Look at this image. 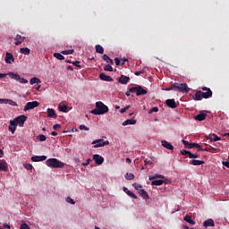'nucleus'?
Segmentation results:
<instances>
[{
  "label": "nucleus",
  "mask_w": 229,
  "mask_h": 229,
  "mask_svg": "<svg viewBox=\"0 0 229 229\" xmlns=\"http://www.w3.org/2000/svg\"><path fill=\"white\" fill-rule=\"evenodd\" d=\"M188 157H189V158H193V157H194V154H192V152H189L188 153Z\"/></svg>",
  "instance_id": "774afa93"
},
{
  "label": "nucleus",
  "mask_w": 229,
  "mask_h": 229,
  "mask_svg": "<svg viewBox=\"0 0 229 229\" xmlns=\"http://www.w3.org/2000/svg\"><path fill=\"white\" fill-rule=\"evenodd\" d=\"M54 57L57 60H65V56L62 55L60 53H54Z\"/></svg>",
  "instance_id": "a19ab883"
},
{
  "label": "nucleus",
  "mask_w": 229,
  "mask_h": 229,
  "mask_svg": "<svg viewBox=\"0 0 229 229\" xmlns=\"http://www.w3.org/2000/svg\"><path fill=\"white\" fill-rule=\"evenodd\" d=\"M13 62H15V59L13 58V55H12V53L7 52L5 54V63L12 64Z\"/></svg>",
  "instance_id": "f3484780"
},
{
  "label": "nucleus",
  "mask_w": 229,
  "mask_h": 229,
  "mask_svg": "<svg viewBox=\"0 0 229 229\" xmlns=\"http://www.w3.org/2000/svg\"><path fill=\"white\" fill-rule=\"evenodd\" d=\"M59 111L67 113L69 112V107L65 105H59Z\"/></svg>",
  "instance_id": "58836bf2"
},
{
  "label": "nucleus",
  "mask_w": 229,
  "mask_h": 229,
  "mask_svg": "<svg viewBox=\"0 0 229 229\" xmlns=\"http://www.w3.org/2000/svg\"><path fill=\"white\" fill-rule=\"evenodd\" d=\"M93 115H103L108 114V107L103 102L98 101L96 103V108L90 111Z\"/></svg>",
  "instance_id": "f257e3e1"
},
{
  "label": "nucleus",
  "mask_w": 229,
  "mask_h": 229,
  "mask_svg": "<svg viewBox=\"0 0 229 229\" xmlns=\"http://www.w3.org/2000/svg\"><path fill=\"white\" fill-rule=\"evenodd\" d=\"M123 192H126L127 196L133 198V199H137V195H135V193L131 192V191L128 190V188L123 187Z\"/></svg>",
  "instance_id": "a878e982"
},
{
  "label": "nucleus",
  "mask_w": 229,
  "mask_h": 229,
  "mask_svg": "<svg viewBox=\"0 0 229 229\" xmlns=\"http://www.w3.org/2000/svg\"><path fill=\"white\" fill-rule=\"evenodd\" d=\"M127 110H130V106H127L120 110L121 114H124Z\"/></svg>",
  "instance_id": "6e6d98bb"
},
{
  "label": "nucleus",
  "mask_w": 229,
  "mask_h": 229,
  "mask_svg": "<svg viewBox=\"0 0 229 229\" xmlns=\"http://www.w3.org/2000/svg\"><path fill=\"white\" fill-rule=\"evenodd\" d=\"M27 119H28V116L21 114V115L14 118V121H15L16 124H19V126L21 128H22V126H24V123H26Z\"/></svg>",
  "instance_id": "6e6552de"
},
{
  "label": "nucleus",
  "mask_w": 229,
  "mask_h": 229,
  "mask_svg": "<svg viewBox=\"0 0 229 229\" xmlns=\"http://www.w3.org/2000/svg\"><path fill=\"white\" fill-rule=\"evenodd\" d=\"M47 117H53L54 119H56V112L53 108L47 109Z\"/></svg>",
  "instance_id": "cd10ccee"
},
{
  "label": "nucleus",
  "mask_w": 229,
  "mask_h": 229,
  "mask_svg": "<svg viewBox=\"0 0 229 229\" xmlns=\"http://www.w3.org/2000/svg\"><path fill=\"white\" fill-rule=\"evenodd\" d=\"M126 62H128V59H126V58L120 60L121 65H124V64H126Z\"/></svg>",
  "instance_id": "0e129e2a"
},
{
  "label": "nucleus",
  "mask_w": 229,
  "mask_h": 229,
  "mask_svg": "<svg viewBox=\"0 0 229 229\" xmlns=\"http://www.w3.org/2000/svg\"><path fill=\"white\" fill-rule=\"evenodd\" d=\"M61 53L62 55H72V53H74V49L64 50Z\"/></svg>",
  "instance_id": "c03bdc74"
},
{
  "label": "nucleus",
  "mask_w": 229,
  "mask_h": 229,
  "mask_svg": "<svg viewBox=\"0 0 229 229\" xmlns=\"http://www.w3.org/2000/svg\"><path fill=\"white\" fill-rule=\"evenodd\" d=\"M72 65H75V67H78L79 69H82L83 68V66L80 65V61L73 62Z\"/></svg>",
  "instance_id": "603ef678"
},
{
  "label": "nucleus",
  "mask_w": 229,
  "mask_h": 229,
  "mask_svg": "<svg viewBox=\"0 0 229 229\" xmlns=\"http://www.w3.org/2000/svg\"><path fill=\"white\" fill-rule=\"evenodd\" d=\"M8 98H0V105H8Z\"/></svg>",
  "instance_id": "de8ad7c7"
},
{
  "label": "nucleus",
  "mask_w": 229,
  "mask_h": 229,
  "mask_svg": "<svg viewBox=\"0 0 229 229\" xmlns=\"http://www.w3.org/2000/svg\"><path fill=\"white\" fill-rule=\"evenodd\" d=\"M132 186L134 187V189H136V191L138 192H139V191H140V189H142V185H140V184L134 183V184H132Z\"/></svg>",
  "instance_id": "09e8293b"
},
{
  "label": "nucleus",
  "mask_w": 229,
  "mask_h": 229,
  "mask_svg": "<svg viewBox=\"0 0 229 229\" xmlns=\"http://www.w3.org/2000/svg\"><path fill=\"white\" fill-rule=\"evenodd\" d=\"M104 71H107L108 72H114V68L112 67V65L107 64L104 67Z\"/></svg>",
  "instance_id": "79ce46f5"
},
{
  "label": "nucleus",
  "mask_w": 229,
  "mask_h": 229,
  "mask_svg": "<svg viewBox=\"0 0 229 229\" xmlns=\"http://www.w3.org/2000/svg\"><path fill=\"white\" fill-rule=\"evenodd\" d=\"M128 124H137V120L128 119L123 123V126H128Z\"/></svg>",
  "instance_id": "2f4dec72"
},
{
  "label": "nucleus",
  "mask_w": 229,
  "mask_h": 229,
  "mask_svg": "<svg viewBox=\"0 0 229 229\" xmlns=\"http://www.w3.org/2000/svg\"><path fill=\"white\" fill-rule=\"evenodd\" d=\"M222 164L223 165H225V167H227V169H229V161H223Z\"/></svg>",
  "instance_id": "680f3d73"
},
{
  "label": "nucleus",
  "mask_w": 229,
  "mask_h": 229,
  "mask_svg": "<svg viewBox=\"0 0 229 229\" xmlns=\"http://www.w3.org/2000/svg\"><path fill=\"white\" fill-rule=\"evenodd\" d=\"M96 52L98 53L99 55H103L105 53V48L101 47V45H97L95 47Z\"/></svg>",
  "instance_id": "72a5a7b5"
},
{
  "label": "nucleus",
  "mask_w": 229,
  "mask_h": 229,
  "mask_svg": "<svg viewBox=\"0 0 229 229\" xmlns=\"http://www.w3.org/2000/svg\"><path fill=\"white\" fill-rule=\"evenodd\" d=\"M0 171H4V173H7L8 164H6V161H1L0 162Z\"/></svg>",
  "instance_id": "5701e85b"
},
{
  "label": "nucleus",
  "mask_w": 229,
  "mask_h": 229,
  "mask_svg": "<svg viewBox=\"0 0 229 229\" xmlns=\"http://www.w3.org/2000/svg\"><path fill=\"white\" fill-rule=\"evenodd\" d=\"M125 178H126V180H133V178H135V175L131 173H127L125 174Z\"/></svg>",
  "instance_id": "37998d69"
},
{
  "label": "nucleus",
  "mask_w": 229,
  "mask_h": 229,
  "mask_svg": "<svg viewBox=\"0 0 229 229\" xmlns=\"http://www.w3.org/2000/svg\"><path fill=\"white\" fill-rule=\"evenodd\" d=\"M203 226L205 228H208V226H215L214 220L212 218H209L203 223Z\"/></svg>",
  "instance_id": "4be33fe9"
},
{
  "label": "nucleus",
  "mask_w": 229,
  "mask_h": 229,
  "mask_svg": "<svg viewBox=\"0 0 229 229\" xmlns=\"http://www.w3.org/2000/svg\"><path fill=\"white\" fill-rule=\"evenodd\" d=\"M144 73V72H142V71H139V72H135V76H140V74H143Z\"/></svg>",
  "instance_id": "338daca9"
},
{
  "label": "nucleus",
  "mask_w": 229,
  "mask_h": 229,
  "mask_svg": "<svg viewBox=\"0 0 229 229\" xmlns=\"http://www.w3.org/2000/svg\"><path fill=\"white\" fill-rule=\"evenodd\" d=\"M80 130H85V131H89V127H86L85 124L80 125Z\"/></svg>",
  "instance_id": "bf43d9fd"
},
{
  "label": "nucleus",
  "mask_w": 229,
  "mask_h": 229,
  "mask_svg": "<svg viewBox=\"0 0 229 229\" xmlns=\"http://www.w3.org/2000/svg\"><path fill=\"white\" fill-rule=\"evenodd\" d=\"M189 152L190 151L185 150V149L181 150V154L183 155L184 157H187V155H189Z\"/></svg>",
  "instance_id": "13d9d810"
},
{
  "label": "nucleus",
  "mask_w": 229,
  "mask_h": 229,
  "mask_svg": "<svg viewBox=\"0 0 229 229\" xmlns=\"http://www.w3.org/2000/svg\"><path fill=\"white\" fill-rule=\"evenodd\" d=\"M138 192L143 198V199H149V195H148L146 190L140 189Z\"/></svg>",
  "instance_id": "b1692460"
},
{
  "label": "nucleus",
  "mask_w": 229,
  "mask_h": 229,
  "mask_svg": "<svg viewBox=\"0 0 229 229\" xmlns=\"http://www.w3.org/2000/svg\"><path fill=\"white\" fill-rule=\"evenodd\" d=\"M200 95L202 96V99H208V98H212V90L208 89L207 92L200 91Z\"/></svg>",
  "instance_id": "6ab92c4d"
},
{
  "label": "nucleus",
  "mask_w": 229,
  "mask_h": 229,
  "mask_svg": "<svg viewBox=\"0 0 229 229\" xmlns=\"http://www.w3.org/2000/svg\"><path fill=\"white\" fill-rule=\"evenodd\" d=\"M9 76L13 79L15 80L16 81H19L21 80V75L17 73H10Z\"/></svg>",
  "instance_id": "ea45409f"
},
{
  "label": "nucleus",
  "mask_w": 229,
  "mask_h": 229,
  "mask_svg": "<svg viewBox=\"0 0 229 229\" xmlns=\"http://www.w3.org/2000/svg\"><path fill=\"white\" fill-rule=\"evenodd\" d=\"M114 63H115V65L117 66L121 65V60L118 57L114 58Z\"/></svg>",
  "instance_id": "4d7b16f0"
},
{
  "label": "nucleus",
  "mask_w": 229,
  "mask_h": 229,
  "mask_svg": "<svg viewBox=\"0 0 229 229\" xmlns=\"http://www.w3.org/2000/svg\"><path fill=\"white\" fill-rule=\"evenodd\" d=\"M165 105H167L169 106V108H177L178 107V105L176 104L174 99H167L165 101Z\"/></svg>",
  "instance_id": "2eb2a0df"
},
{
  "label": "nucleus",
  "mask_w": 229,
  "mask_h": 229,
  "mask_svg": "<svg viewBox=\"0 0 229 229\" xmlns=\"http://www.w3.org/2000/svg\"><path fill=\"white\" fill-rule=\"evenodd\" d=\"M8 130L12 133H15V131L17 130V122L15 120H10V125L8 127Z\"/></svg>",
  "instance_id": "9d476101"
},
{
  "label": "nucleus",
  "mask_w": 229,
  "mask_h": 229,
  "mask_svg": "<svg viewBox=\"0 0 229 229\" xmlns=\"http://www.w3.org/2000/svg\"><path fill=\"white\" fill-rule=\"evenodd\" d=\"M91 144H94L93 148H103L108 146L110 142L108 140H104L103 139L93 140Z\"/></svg>",
  "instance_id": "423d86ee"
},
{
  "label": "nucleus",
  "mask_w": 229,
  "mask_h": 229,
  "mask_svg": "<svg viewBox=\"0 0 229 229\" xmlns=\"http://www.w3.org/2000/svg\"><path fill=\"white\" fill-rule=\"evenodd\" d=\"M35 83L38 85V83H42V81H40V79L33 77L32 79H30V85H35Z\"/></svg>",
  "instance_id": "4c0bfd02"
},
{
  "label": "nucleus",
  "mask_w": 229,
  "mask_h": 229,
  "mask_svg": "<svg viewBox=\"0 0 229 229\" xmlns=\"http://www.w3.org/2000/svg\"><path fill=\"white\" fill-rule=\"evenodd\" d=\"M129 92H136V96H146L148 94V90L144 89L142 86L130 88Z\"/></svg>",
  "instance_id": "20e7f679"
},
{
  "label": "nucleus",
  "mask_w": 229,
  "mask_h": 229,
  "mask_svg": "<svg viewBox=\"0 0 229 229\" xmlns=\"http://www.w3.org/2000/svg\"><path fill=\"white\" fill-rule=\"evenodd\" d=\"M20 83H28V80L24 79V78H21L19 80Z\"/></svg>",
  "instance_id": "e2e57ef3"
},
{
  "label": "nucleus",
  "mask_w": 229,
  "mask_h": 229,
  "mask_svg": "<svg viewBox=\"0 0 229 229\" xmlns=\"http://www.w3.org/2000/svg\"><path fill=\"white\" fill-rule=\"evenodd\" d=\"M191 164L192 165H202V164H205V161L198 160V159H193V160L191 161Z\"/></svg>",
  "instance_id": "473e14b6"
},
{
  "label": "nucleus",
  "mask_w": 229,
  "mask_h": 229,
  "mask_svg": "<svg viewBox=\"0 0 229 229\" xmlns=\"http://www.w3.org/2000/svg\"><path fill=\"white\" fill-rule=\"evenodd\" d=\"M8 105H10L11 106H18L17 102L13 101L12 99H9Z\"/></svg>",
  "instance_id": "3c124183"
},
{
  "label": "nucleus",
  "mask_w": 229,
  "mask_h": 229,
  "mask_svg": "<svg viewBox=\"0 0 229 229\" xmlns=\"http://www.w3.org/2000/svg\"><path fill=\"white\" fill-rule=\"evenodd\" d=\"M129 81H130V77L124 76V75H121L118 80V82L122 83V85H127Z\"/></svg>",
  "instance_id": "f8f14e48"
},
{
  "label": "nucleus",
  "mask_w": 229,
  "mask_h": 229,
  "mask_svg": "<svg viewBox=\"0 0 229 229\" xmlns=\"http://www.w3.org/2000/svg\"><path fill=\"white\" fill-rule=\"evenodd\" d=\"M150 159H145L144 164L145 165H151L153 162H155V157H150Z\"/></svg>",
  "instance_id": "c9c22d12"
},
{
  "label": "nucleus",
  "mask_w": 229,
  "mask_h": 229,
  "mask_svg": "<svg viewBox=\"0 0 229 229\" xmlns=\"http://www.w3.org/2000/svg\"><path fill=\"white\" fill-rule=\"evenodd\" d=\"M165 90H167V91L176 90V84L175 83L172 84L169 88H166Z\"/></svg>",
  "instance_id": "49530a36"
},
{
  "label": "nucleus",
  "mask_w": 229,
  "mask_h": 229,
  "mask_svg": "<svg viewBox=\"0 0 229 229\" xmlns=\"http://www.w3.org/2000/svg\"><path fill=\"white\" fill-rule=\"evenodd\" d=\"M90 162H92V159L88 158L86 163H82V165L87 166V165H89V164H90Z\"/></svg>",
  "instance_id": "052dcab7"
},
{
  "label": "nucleus",
  "mask_w": 229,
  "mask_h": 229,
  "mask_svg": "<svg viewBox=\"0 0 229 229\" xmlns=\"http://www.w3.org/2000/svg\"><path fill=\"white\" fill-rule=\"evenodd\" d=\"M46 165L48 167H52L53 169L62 168L64 167V164L62 161L58 160L57 158H49L46 161Z\"/></svg>",
  "instance_id": "f03ea898"
},
{
  "label": "nucleus",
  "mask_w": 229,
  "mask_h": 229,
  "mask_svg": "<svg viewBox=\"0 0 229 229\" xmlns=\"http://www.w3.org/2000/svg\"><path fill=\"white\" fill-rule=\"evenodd\" d=\"M59 128H61V125L56 123L53 126V130H58Z\"/></svg>",
  "instance_id": "69168bd1"
},
{
  "label": "nucleus",
  "mask_w": 229,
  "mask_h": 229,
  "mask_svg": "<svg viewBox=\"0 0 229 229\" xmlns=\"http://www.w3.org/2000/svg\"><path fill=\"white\" fill-rule=\"evenodd\" d=\"M38 106H40V102L38 101L28 102L23 110L24 112H28V110H33V108H37Z\"/></svg>",
  "instance_id": "0eeeda50"
},
{
  "label": "nucleus",
  "mask_w": 229,
  "mask_h": 229,
  "mask_svg": "<svg viewBox=\"0 0 229 229\" xmlns=\"http://www.w3.org/2000/svg\"><path fill=\"white\" fill-rule=\"evenodd\" d=\"M102 59L104 62H106V64H111V65H114V60L110 58L106 54L102 56Z\"/></svg>",
  "instance_id": "7c9ffc66"
},
{
  "label": "nucleus",
  "mask_w": 229,
  "mask_h": 229,
  "mask_svg": "<svg viewBox=\"0 0 229 229\" xmlns=\"http://www.w3.org/2000/svg\"><path fill=\"white\" fill-rule=\"evenodd\" d=\"M203 151H209V153H214V151H216V153H219V151H221V148H219V147L216 145V147L203 148Z\"/></svg>",
  "instance_id": "4468645a"
},
{
  "label": "nucleus",
  "mask_w": 229,
  "mask_h": 229,
  "mask_svg": "<svg viewBox=\"0 0 229 229\" xmlns=\"http://www.w3.org/2000/svg\"><path fill=\"white\" fill-rule=\"evenodd\" d=\"M93 160H95L97 165H101V164L105 162V158H103L99 154L93 155Z\"/></svg>",
  "instance_id": "1a4fd4ad"
},
{
  "label": "nucleus",
  "mask_w": 229,
  "mask_h": 229,
  "mask_svg": "<svg viewBox=\"0 0 229 229\" xmlns=\"http://www.w3.org/2000/svg\"><path fill=\"white\" fill-rule=\"evenodd\" d=\"M20 229H30V227L28 224H21Z\"/></svg>",
  "instance_id": "864d4df0"
},
{
  "label": "nucleus",
  "mask_w": 229,
  "mask_h": 229,
  "mask_svg": "<svg viewBox=\"0 0 229 229\" xmlns=\"http://www.w3.org/2000/svg\"><path fill=\"white\" fill-rule=\"evenodd\" d=\"M203 99V97L201 96V90H198L195 93V96L193 97L194 101H201Z\"/></svg>",
  "instance_id": "c85d7f7f"
},
{
  "label": "nucleus",
  "mask_w": 229,
  "mask_h": 229,
  "mask_svg": "<svg viewBox=\"0 0 229 229\" xmlns=\"http://www.w3.org/2000/svg\"><path fill=\"white\" fill-rule=\"evenodd\" d=\"M47 157L46 156H33L31 157L32 162H44V160H47Z\"/></svg>",
  "instance_id": "ddd939ff"
},
{
  "label": "nucleus",
  "mask_w": 229,
  "mask_h": 229,
  "mask_svg": "<svg viewBox=\"0 0 229 229\" xmlns=\"http://www.w3.org/2000/svg\"><path fill=\"white\" fill-rule=\"evenodd\" d=\"M208 140H210L211 142H217V140H221V138L216 134H210L208 137Z\"/></svg>",
  "instance_id": "393cba45"
},
{
  "label": "nucleus",
  "mask_w": 229,
  "mask_h": 229,
  "mask_svg": "<svg viewBox=\"0 0 229 229\" xmlns=\"http://www.w3.org/2000/svg\"><path fill=\"white\" fill-rule=\"evenodd\" d=\"M194 119L196 121H205L207 119V114L205 113H200L199 114H197Z\"/></svg>",
  "instance_id": "412c9836"
},
{
  "label": "nucleus",
  "mask_w": 229,
  "mask_h": 229,
  "mask_svg": "<svg viewBox=\"0 0 229 229\" xmlns=\"http://www.w3.org/2000/svg\"><path fill=\"white\" fill-rule=\"evenodd\" d=\"M182 144L184 148H187L188 149H192L193 148H197L198 151H203V148H201V145L198 143H191L185 140H182Z\"/></svg>",
  "instance_id": "39448f33"
},
{
  "label": "nucleus",
  "mask_w": 229,
  "mask_h": 229,
  "mask_svg": "<svg viewBox=\"0 0 229 229\" xmlns=\"http://www.w3.org/2000/svg\"><path fill=\"white\" fill-rule=\"evenodd\" d=\"M24 37L21 36V35H16L15 38H14V44L15 46H21V42H24Z\"/></svg>",
  "instance_id": "a211bd4d"
},
{
  "label": "nucleus",
  "mask_w": 229,
  "mask_h": 229,
  "mask_svg": "<svg viewBox=\"0 0 229 229\" xmlns=\"http://www.w3.org/2000/svg\"><path fill=\"white\" fill-rule=\"evenodd\" d=\"M99 78L100 80H102V81H114V79L111 76L106 75L103 72L99 74Z\"/></svg>",
  "instance_id": "dca6fc26"
},
{
  "label": "nucleus",
  "mask_w": 229,
  "mask_h": 229,
  "mask_svg": "<svg viewBox=\"0 0 229 229\" xmlns=\"http://www.w3.org/2000/svg\"><path fill=\"white\" fill-rule=\"evenodd\" d=\"M192 216L186 215L184 216V221H186V223H189L190 225H191V226H194V225H196V222L194 220L191 219Z\"/></svg>",
  "instance_id": "c756f323"
},
{
  "label": "nucleus",
  "mask_w": 229,
  "mask_h": 229,
  "mask_svg": "<svg viewBox=\"0 0 229 229\" xmlns=\"http://www.w3.org/2000/svg\"><path fill=\"white\" fill-rule=\"evenodd\" d=\"M191 88L187 85V83H176L175 82V92H182V94L189 93Z\"/></svg>",
  "instance_id": "7ed1b4c3"
},
{
  "label": "nucleus",
  "mask_w": 229,
  "mask_h": 229,
  "mask_svg": "<svg viewBox=\"0 0 229 229\" xmlns=\"http://www.w3.org/2000/svg\"><path fill=\"white\" fill-rule=\"evenodd\" d=\"M161 144H162L163 148H165V149H169L170 151L174 150V147L173 146V144H171L170 142H168L165 140H161Z\"/></svg>",
  "instance_id": "9b49d317"
},
{
  "label": "nucleus",
  "mask_w": 229,
  "mask_h": 229,
  "mask_svg": "<svg viewBox=\"0 0 229 229\" xmlns=\"http://www.w3.org/2000/svg\"><path fill=\"white\" fill-rule=\"evenodd\" d=\"M153 112H158V107H157V106L152 107V108L148 111V114H153Z\"/></svg>",
  "instance_id": "5fc2aeb1"
},
{
  "label": "nucleus",
  "mask_w": 229,
  "mask_h": 229,
  "mask_svg": "<svg viewBox=\"0 0 229 229\" xmlns=\"http://www.w3.org/2000/svg\"><path fill=\"white\" fill-rule=\"evenodd\" d=\"M37 140H39V142H46L47 140V138L44 134H39L36 137Z\"/></svg>",
  "instance_id": "f704fd0d"
},
{
  "label": "nucleus",
  "mask_w": 229,
  "mask_h": 229,
  "mask_svg": "<svg viewBox=\"0 0 229 229\" xmlns=\"http://www.w3.org/2000/svg\"><path fill=\"white\" fill-rule=\"evenodd\" d=\"M20 53L21 54V55H30V53H31V50H30V48H28V47H23V48H21L20 49Z\"/></svg>",
  "instance_id": "e433bc0d"
},
{
  "label": "nucleus",
  "mask_w": 229,
  "mask_h": 229,
  "mask_svg": "<svg viewBox=\"0 0 229 229\" xmlns=\"http://www.w3.org/2000/svg\"><path fill=\"white\" fill-rule=\"evenodd\" d=\"M164 183H167V182L165 180H162V179H160V180H154V181L151 182V185L152 186H155V185H157V186L164 185Z\"/></svg>",
  "instance_id": "aec40b11"
},
{
  "label": "nucleus",
  "mask_w": 229,
  "mask_h": 229,
  "mask_svg": "<svg viewBox=\"0 0 229 229\" xmlns=\"http://www.w3.org/2000/svg\"><path fill=\"white\" fill-rule=\"evenodd\" d=\"M66 202L70 203V205H75L76 203L71 197L66 198Z\"/></svg>",
  "instance_id": "a18cd8bd"
},
{
  "label": "nucleus",
  "mask_w": 229,
  "mask_h": 229,
  "mask_svg": "<svg viewBox=\"0 0 229 229\" xmlns=\"http://www.w3.org/2000/svg\"><path fill=\"white\" fill-rule=\"evenodd\" d=\"M158 178H161L162 180H165V177L164 175L158 174H156L154 175H149L148 176V180H150V181H153V180L155 181V180H157Z\"/></svg>",
  "instance_id": "bb28decb"
},
{
  "label": "nucleus",
  "mask_w": 229,
  "mask_h": 229,
  "mask_svg": "<svg viewBox=\"0 0 229 229\" xmlns=\"http://www.w3.org/2000/svg\"><path fill=\"white\" fill-rule=\"evenodd\" d=\"M24 167L27 171H31L33 169V165H31V164H25Z\"/></svg>",
  "instance_id": "8fccbe9b"
}]
</instances>
